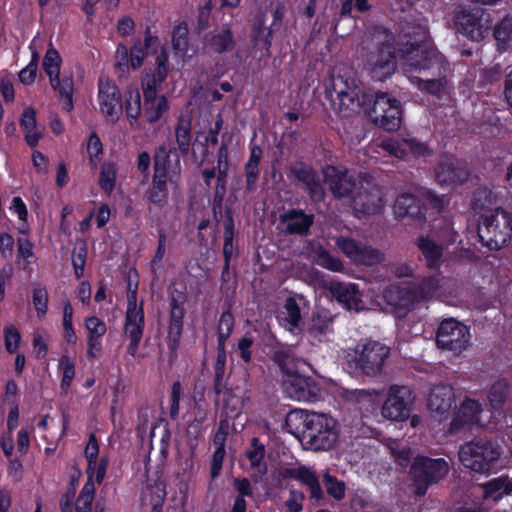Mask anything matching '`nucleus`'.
<instances>
[{
    "instance_id": "1",
    "label": "nucleus",
    "mask_w": 512,
    "mask_h": 512,
    "mask_svg": "<svg viewBox=\"0 0 512 512\" xmlns=\"http://www.w3.org/2000/svg\"><path fill=\"white\" fill-rule=\"evenodd\" d=\"M325 97L335 114L348 117L361 109L368 112L373 123L387 131L398 130L403 110L400 101L387 92L362 91L361 81L353 67H335L326 86Z\"/></svg>"
},
{
    "instance_id": "2",
    "label": "nucleus",
    "mask_w": 512,
    "mask_h": 512,
    "mask_svg": "<svg viewBox=\"0 0 512 512\" xmlns=\"http://www.w3.org/2000/svg\"><path fill=\"white\" fill-rule=\"evenodd\" d=\"M339 396L352 404L361 415H376L380 410L383 417L411 415L416 399L413 389L398 384L390 385L386 398L383 392L366 389H342Z\"/></svg>"
},
{
    "instance_id": "3",
    "label": "nucleus",
    "mask_w": 512,
    "mask_h": 512,
    "mask_svg": "<svg viewBox=\"0 0 512 512\" xmlns=\"http://www.w3.org/2000/svg\"><path fill=\"white\" fill-rule=\"evenodd\" d=\"M398 53L410 73L421 69L435 71L441 64L440 52L430 39L428 26L418 20L402 23Z\"/></svg>"
},
{
    "instance_id": "4",
    "label": "nucleus",
    "mask_w": 512,
    "mask_h": 512,
    "mask_svg": "<svg viewBox=\"0 0 512 512\" xmlns=\"http://www.w3.org/2000/svg\"><path fill=\"white\" fill-rule=\"evenodd\" d=\"M492 205V191L477 189L473 192L472 208L480 213L477 237L484 247L499 249L512 239V214L500 208L488 209Z\"/></svg>"
},
{
    "instance_id": "5",
    "label": "nucleus",
    "mask_w": 512,
    "mask_h": 512,
    "mask_svg": "<svg viewBox=\"0 0 512 512\" xmlns=\"http://www.w3.org/2000/svg\"><path fill=\"white\" fill-rule=\"evenodd\" d=\"M170 72L167 49L160 48L156 54L154 68H145L141 77L143 92V116L148 124L161 120L170 109V102L165 95H159L160 87Z\"/></svg>"
},
{
    "instance_id": "6",
    "label": "nucleus",
    "mask_w": 512,
    "mask_h": 512,
    "mask_svg": "<svg viewBox=\"0 0 512 512\" xmlns=\"http://www.w3.org/2000/svg\"><path fill=\"white\" fill-rule=\"evenodd\" d=\"M390 352V347L379 341L357 343L353 354L347 356V366L354 374L377 377L382 374Z\"/></svg>"
},
{
    "instance_id": "7",
    "label": "nucleus",
    "mask_w": 512,
    "mask_h": 512,
    "mask_svg": "<svg viewBox=\"0 0 512 512\" xmlns=\"http://www.w3.org/2000/svg\"><path fill=\"white\" fill-rule=\"evenodd\" d=\"M501 447L489 440H472L460 446L458 458L463 466L475 473L488 474L495 468Z\"/></svg>"
},
{
    "instance_id": "8",
    "label": "nucleus",
    "mask_w": 512,
    "mask_h": 512,
    "mask_svg": "<svg viewBox=\"0 0 512 512\" xmlns=\"http://www.w3.org/2000/svg\"><path fill=\"white\" fill-rule=\"evenodd\" d=\"M449 473L447 460L429 458L426 455H416L410 466L413 491L418 497H424L428 488L440 483Z\"/></svg>"
},
{
    "instance_id": "9",
    "label": "nucleus",
    "mask_w": 512,
    "mask_h": 512,
    "mask_svg": "<svg viewBox=\"0 0 512 512\" xmlns=\"http://www.w3.org/2000/svg\"><path fill=\"white\" fill-rule=\"evenodd\" d=\"M394 41V36L388 34L383 43L367 53L364 68L373 81L384 82L396 72L398 50Z\"/></svg>"
},
{
    "instance_id": "10",
    "label": "nucleus",
    "mask_w": 512,
    "mask_h": 512,
    "mask_svg": "<svg viewBox=\"0 0 512 512\" xmlns=\"http://www.w3.org/2000/svg\"><path fill=\"white\" fill-rule=\"evenodd\" d=\"M63 63L58 50L50 44L43 58L42 66L49 78L51 87L62 101V110L70 112L74 109V80L72 76L60 77V69Z\"/></svg>"
},
{
    "instance_id": "11",
    "label": "nucleus",
    "mask_w": 512,
    "mask_h": 512,
    "mask_svg": "<svg viewBox=\"0 0 512 512\" xmlns=\"http://www.w3.org/2000/svg\"><path fill=\"white\" fill-rule=\"evenodd\" d=\"M455 24L458 26V32L469 40L481 41L489 35L493 20L491 14L483 7L472 6L458 12Z\"/></svg>"
},
{
    "instance_id": "12",
    "label": "nucleus",
    "mask_w": 512,
    "mask_h": 512,
    "mask_svg": "<svg viewBox=\"0 0 512 512\" xmlns=\"http://www.w3.org/2000/svg\"><path fill=\"white\" fill-rule=\"evenodd\" d=\"M159 39L157 35H152L150 26L144 30V41L138 39L128 50L124 44H119L116 51L117 67L122 71L126 69H138L142 67L145 57L150 53H157Z\"/></svg>"
},
{
    "instance_id": "13",
    "label": "nucleus",
    "mask_w": 512,
    "mask_h": 512,
    "mask_svg": "<svg viewBox=\"0 0 512 512\" xmlns=\"http://www.w3.org/2000/svg\"><path fill=\"white\" fill-rule=\"evenodd\" d=\"M436 344L446 351L463 352L470 344V330L455 318L443 319L436 331Z\"/></svg>"
},
{
    "instance_id": "14",
    "label": "nucleus",
    "mask_w": 512,
    "mask_h": 512,
    "mask_svg": "<svg viewBox=\"0 0 512 512\" xmlns=\"http://www.w3.org/2000/svg\"><path fill=\"white\" fill-rule=\"evenodd\" d=\"M337 418H304V434L310 444L319 450H329L337 442Z\"/></svg>"
},
{
    "instance_id": "15",
    "label": "nucleus",
    "mask_w": 512,
    "mask_h": 512,
    "mask_svg": "<svg viewBox=\"0 0 512 512\" xmlns=\"http://www.w3.org/2000/svg\"><path fill=\"white\" fill-rule=\"evenodd\" d=\"M470 170L466 161L446 154L442 156L435 167L436 182L441 187H455L463 185L469 180Z\"/></svg>"
},
{
    "instance_id": "16",
    "label": "nucleus",
    "mask_w": 512,
    "mask_h": 512,
    "mask_svg": "<svg viewBox=\"0 0 512 512\" xmlns=\"http://www.w3.org/2000/svg\"><path fill=\"white\" fill-rule=\"evenodd\" d=\"M97 100L102 114L111 124L117 123L123 115V95L120 88L112 80L98 81Z\"/></svg>"
},
{
    "instance_id": "17",
    "label": "nucleus",
    "mask_w": 512,
    "mask_h": 512,
    "mask_svg": "<svg viewBox=\"0 0 512 512\" xmlns=\"http://www.w3.org/2000/svg\"><path fill=\"white\" fill-rule=\"evenodd\" d=\"M282 389L289 398L299 401H317L321 398V388L315 379L295 370L282 379Z\"/></svg>"
},
{
    "instance_id": "18",
    "label": "nucleus",
    "mask_w": 512,
    "mask_h": 512,
    "mask_svg": "<svg viewBox=\"0 0 512 512\" xmlns=\"http://www.w3.org/2000/svg\"><path fill=\"white\" fill-rule=\"evenodd\" d=\"M322 172L324 181L335 199L351 196L357 187L355 175L345 166L326 165Z\"/></svg>"
},
{
    "instance_id": "19",
    "label": "nucleus",
    "mask_w": 512,
    "mask_h": 512,
    "mask_svg": "<svg viewBox=\"0 0 512 512\" xmlns=\"http://www.w3.org/2000/svg\"><path fill=\"white\" fill-rule=\"evenodd\" d=\"M337 246L352 261L365 266H374L381 263L384 255L380 250L350 237H339Z\"/></svg>"
},
{
    "instance_id": "20",
    "label": "nucleus",
    "mask_w": 512,
    "mask_h": 512,
    "mask_svg": "<svg viewBox=\"0 0 512 512\" xmlns=\"http://www.w3.org/2000/svg\"><path fill=\"white\" fill-rule=\"evenodd\" d=\"M383 299L399 317H405L416 305L413 285L390 284L383 289Z\"/></svg>"
},
{
    "instance_id": "21",
    "label": "nucleus",
    "mask_w": 512,
    "mask_h": 512,
    "mask_svg": "<svg viewBox=\"0 0 512 512\" xmlns=\"http://www.w3.org/2000/svg\"><path fill=\"white\" fill-rule=\"evenodd\" d=\"M290 172L295 180L303 185V189L313 202H321L325 199V190L316 170L303 161L294 162Z\"/></svg>"
},
{
    "instance_id": "22",
    "label": "nucleus",
    "mask_w": 512,
    "mask_h": 512,
    "mask_svg": "<svg viewBox=\"0 0 512 512\" xmlns=\"http://www.w3.org/2000/svg\"><path fill=\"white\" fill-rule=\"evenodd\" d=\"M290 172L295 180L303 185V189L313 202H321L325 199V190L316 170L303 161L294 162Z\"/></svg>"
},
{
    "instance_id": "23",
    "label": "nucleus",
    "mask_w": 512,
    "mask_h": 512,
    "mask_svg": "<svg viewBox=\"0 0 512 512\" xmlns=\"http://www.w3.org/2000/svg\"><path fill=\"white\" fill-rule=\"evenodd\" d=\"M137 297L138 286L136 285L135 288L131 290V284H129L124 322V335L126 337H143L145 329V312L143 303L138 307Z\"/></svg>"
},
{
    "instance_id": "24",
    "label": "nucleus",
    "mask_w": 512,
    "mask_h": 512,
    "mask_svg": "<svg viewBox=\"0 0 512 512\" xmlns=\"http://www.w3.org/2000/svg\"><path fill=\"white\" fill-rule=\"evenodd\" d=\"M153 170L168 181L178 176L182 171L178 149L175 146L167 147L165 144L156 147L153 154Z\"/></svg>"
},
{
    "instance_id": "25",
    "label": "nucleus",
    "mask_w": 512,
    "mask_h": 512,
    "mask_svg": "<svg viewBox=\"0 0 512 512\" xmlns=\"http://www.w3.org/2000/svg\"><path fill=\"white\" fill-rule=\"evenodd\" d=\"M351 205L358 218L362 215L378 214L384 207L383 192L376 185L368 188L361 186L353 196Z\"/></svg>"
},
{
    "instance_id": "26",
    "label": "nucleus",
    "mask_w": 512,
    "mask_h": 512,
    "mask_svg": "<svg viewBox=\"0 0 512 512\" xmlns=\"http://www.w3.org/2000/svg\"><path fill=\"white\" fill-rule=\"evenodd\" d=\"M441 64L438 70H421L413 73H426L432 78L417 77V87L420 91L427 92L429 95L442 98L447 88V61L444 54L440 53Z\"/></svg>"
},
{
    "instance_id": "27",
    "label": "nucleus",
    "mask_w": 512,
    "mask_h": 512,
    "mask_svg": "<svg viewBox=\"0 0 512 512\" xmlns=\"http://www.w3.org/2000/svg\"><path fill=\"white\" fill-rule=\"evenodd\" d=\"M185 317L168 314L166 336L167 365L171 369L179 358V347L184 333Z\"/></svg>"
},
{
    "instance_id": "28",
    "label": "nucleus",
    "mask_w": 512,
    "mask_h": 512,
    "mask_svg": "<svg viewBox=\"0 0 512 512\" xmlns=\"http://www.w3.org/2000/svg\"><path fill=\"white\" fill-rule=\"evenodd\" d=\"M283 478H290L300 481L301 484L308 487L310 498L316 502L325 499V493L322 489L318 475L314 470L306 465H299L297 468H285L282 471Z\"/></svg>"
},
{
    "instance_id": "29",
    "label": "nucleus",
    "mask_w": 512,
    "mask_h": 512,
    "mask_svg": "<svg viewBox=\"0 0 512 512\" xmlns=\"http://www.w3.org/2000/svg\"><path fill=\"white\" fill-rule=\"evenodd\" d=\"M384 147L398 158H407L409 154L413 158L430 157L433 153L429 144L421 142V140L414 137L387 142L384 144Z\"/></svg>"
},
{
    "instance_id": "30",
    "label": "nucleus",
    "mask_w": 512,
    "mask_h": 512,
    "mask_svg": "<svg viewBox=\"0 0 512 512\" xmlns=\"http://www.w3.org/2000/svg\"><path fill=\"white\" fill-rule=\"evenodd\" d=\"M280 223L284 224L287 234L308 235L314 223V214H307L305 210L291 208L279 215Z\"/></svg>"
},
{
    "instance_id": "31",
    "label": "nucleus",
    "mask_w": 512,
    "mask_h": 512,
    "mask_svg": "<svg viewBox=\"0 0 512 512\" xmlns=\"http://www.w3.org/2000/svg\"><path fill=\"white\" fill-rule=\"evenodd\" d=\"M426 213V205L413 194L405 192L398 195L394 201V214L398 219L425 220Z\"/></svg>"
},
{
    "instance_id": "32",
    "label": "nucleus",
    "mask_w": 512,
    "mask_h": 512,
    "mask_svg": "<svg viewBox=\"0 0 512 512\" xmlns=\"http://www.w3.org/2000/svg\"><path fill=\"white\" fill-rule=\"evenodd\" d=\"M416 246L429 270H440L443 265L444 248L429 236L416 239Z\"/></svg>"
},
{
    "instance_id": "33",
    "label": "nucleus",
    "mask_w": 512,
    "mask_h": 512,
    "mask_svg": "<svg viewBox=\"0 0 512 512\" xmlns=\"http://www.w3.org/2000/svg\"><path fill=\"white\" fill-rule=\"evenodd\" d=\"M455 405V394L449 385H437L432 389L428 398V407L431 412L450 415V410Z\"/></svg>"
},
{
    "instance_id": "34",
    "label": "nucleus",
    "mask_w": 512,
    "mask_h": 512,
    "mask_svg": "<svg viewBox=\"0 0 512 512\" xmlns=\"http://www.w3.org/2000/svg\"><path fill=\"white\" fill-rule=\"evenodd\" d=\"M122 106L130 126L138 123L143 112L141 92L136 85L126 86L122 95Z\"/></svg>"
},
{
    "instance_id": "35",
    "label": "nucleus",
    "mask_w": 512,
    "mask_h": 512,
    "mask_svg": "<svg viewBox=\"0 0 512 512\" xmlns=\"http://www.w3.org/2000/svg\"><path fill=\"white\" fill-rule=\"evenodd\" d=\"M233 302L231 299H226L223 305V310L219 317L217 324V346L226 348V344L231 337L235 328V316L232 313Z\"/></svg>"
},
{
    "instance_id": "36",
    "label": "nucleus",
    "mask_w": 512,
    "mask_h": 512,
    "mask_svg": "<svg viewBox=\"0 0 512 512\" xmlns=\"http://www.w3.org/2000/svg\"><path fill=\"white\" fill-rule=\"evenodd\" d=\"M175 140L179 156L187 155L191 149L192 141V120L186 116H179L174 129Z\"/></svg>"
},
{
    "instance_id": "37",
    "label": "nucleus",
    "mask_w": 512,
    "mask_h": 512,
    "mask_svg": "<svg viewBox=\"0 0 512 512\" xmlns=\"http://www.w3.org/2000/svg\"><path fill=\"white\" fill-rule=\"evenodd\" d=\"M20 126L25 133V140L29 147H37L42 133L37 130L36 111L29 106L25 108L20 117Z\"/></svg>"
},
{
    "instance_id": "38",
    "label": "nucleus",
    "mask_w": 512,
    "mask_h": 512,
    "mask_svg": "<svg viewBox=\"0 0 512 512\" xmlns=\"http://www.w3.org/2000/svg\"><path fill=\"white\" fill-rule=\"evenodd\" d=\"M168 180L153 172L150 188L145 192V199L149 204L162 207L168 199Z\"/></svg>"
},
{
    "instance_id": "39",
    "label": "nucleus",
    "mask_w": 512,
    "mask_h": 512,
    "mask_svg": "<svg viewBox=\"0 0 512 512\" xmlns=\"http://www.w3.org/2000/svg\"><path fill=\"white\" fill-rule=\"evenodd\" d=\"M207 45L214 53H227V51H232L235 48V36L231 28H229V26H225L223 29L219 30V32L212 34L210 38L207 39Z\"/></svg>"
},
{
    "instance_id": "40",
    "label": "nucleus",
    "mask_w": 512,
    "mask_h": 512,
    "mask_svg": "<svg viewBox=\"0 0 512 512\" xmlns=\"http://www.w3.org/2000/svg\"><path fill=\"white\" fill-rule=\"evenodd\" d=\"M2 450L5 456H7L9 460V464L7 466V478L10 479L13 483H19L22 480L24 469L23 463L21 460L22 456L18 454L14 456L13 450L14 446L12 444H8L6 438L2 437Z\"/></svg>"
},
{
    "instance_id": "41",
    "label": "nucleus",
    "mask_w": 512,
    "mask_h": 512,
    "mask_svg": "<svg viewBox=\"0 0 512 512\" xmlns=\"http://www.w3.org/2000/svg\"><path fill=\"white\" fill-rule=\"evenodd\" d=\"M511 385L506 379H498L488 390V402L495 412L503 409L509 398Z\"/></svg>"
},
{
    "instance_id": "42",
    "label": "nucleus",
    "mask_w": 512,
    "mask_h": 512,
    "mask_svg": "<svg viewBox=\"0 0 512 512\" xmlns=\"http://www.w3.org/2000/svg\"><path fill=\"white\" fill-rule=\"evenodd\" d=\"M252 40L255 45L269 51L273 44V28L265 25V16H259L252 26Z\"/></svg>"
},
{
    "instance_id": "43",
    "label": "nucleus",
    "mask_w": 512,
    "mask_h": 512,
    "mask_svg": "<svg viewBox=\"0 0 512 512\" xmlns=\"http://www.w3.org/2000/svg\"><path fill=\"white\" fill-rule=\"evenodd\" d=\"M484 493L487 497L495 499L503 497L512 493V481L507 475H501L498 478H493L484 483Z\"/></svg>"
},
{
    "instance_id": "44",
    "label": "nucleus",
    "mask_w": 512,
    "mask_h": 512,
    "mask_svg": "<svg viewBox=\"0 0 512 512\" xmlns=\"http://www.w3.org/2000/svg\"><path fill=\"white\" fill-rule=\"evenodd\" d=\"M335 316L328 309H317L311 319L309 332L313 334H325L332 331V323Z\"/></svg>"
},
{
    "instance_id": "45",
    "label": "nucleus",
    "mask_w": 512,
    "mask_h": 512,
    "mask_svg": "<svg viewBox=\"0 0 512 512\" xmlns=\"http://www.w3.org/2000/svg\"><path fill=\"white\" fill-rule=\"evenodd\" d=\"M440 287V280L437 276H425L416 285H413V291L416 295V304L422 300L431 299L437 294Z\"/></svg>"
},
{
    "instance_id": "46",
    "label": "nucleus",
    "mask_w": 512,
    "mask_h": 512,
    "mask_svg": "<svg viewBox=\"0 0 512 512\" xmlns=\"http://www.w3.org/2000/svg\"><path fill=\"white\" fill-rule=\"evenodd\" d=\"M333 294L338 303L344 304L349 309L356 308L360 301L355 284H337Z\"/></svg>"
},
{
    "instance_id": "47",
    "label": "nucleus",
    "mask_w": 512,
    "mask_h": 512,
    "mask_svg": "<svg viewBox=\"0 0 512 512\" xmlns=\"http://www.w3.org/2000/svg\"><path fill=\"white\" fill-rule=\"evenodd\" d=\"M216 362L214 365V391L216 394L223 392L225 388V372L227 365V352L226 348L217 346Z\"/></svg>"
},
{
    "instance_id": "48",
    "label": "nucleus",
    "mask_w": 512,
    "mask_h": 512,
    "mask_svg": "<svg viewBox=\"0 0 512 512\" xmlns=\"http://www.w3.org/2000/svg\"><path fill=\"white\" fill-rule=\"evenodd\" d=\"M271 359L276 365H278L283 377H286L287 374L292 371L290 364L294 360V354L290 347L283 345H276L272 347Z\"/></svg>"
},
{
    "instance_id": "49",
    "label": "nucleus",
    "mask_w": 512,
    "mask_h": 512,
    "mask_svg": "<svg viewBox=\"0 0 512 512\" xmlns=\"http://www.w3.org/2000/svg\"><path fill=\"white\" fill-rule=\"evenodd\" d=\"M117 166L114 162H104L100 167L99 187L108 195L115 189Z\"/></svg>"
},
{
    "instance_id": "50",
    "label": "nucleus",
    "mask_w": 512,
    "mask_h": 512,
    "mask_svg": "<svg viewBox=\"0 0 512 512\" xmlns=\"http://www.w3.org/2000/svg\"><path fill=\"white\" fill-rule=\"evenodd\" d=\"M32 304L38 318H44L48 311L49 293L45 285L36 283L32 289Z\"/></svg>"
},
{
    "instance_id": "51",
    "label": "nucleus",
    "mask_w": 512,
    "mask_h": 512,
    "mask_svg": "<svg viewBox=\"0 0 512 512\" xmlns=\"http://www.w3.org/2000/svg\"><path fill=\"white\" fill-rule=\"evenodd\" d=\"M187 302L186 290L172 289L168 294V314L182 315L186 317L187 310L185 308Z\"/></svg>"
},
{
    "instance_id": "52",
    "label": "nucleus",
    "mask_w": 512,
    "mask_h": 512,
    "mask_svg": "<svg viewBox=\"0 0 512 512\" xmlns=\"http://www.w3.org/2000/svg\"><path fill=\"white\" fill-rule=\"evenodd\" d=\"M493 36L499 49H506L507 43L512 40V18H504L494 26Z\"/></svg>"
},
{
    "instance_id": "53",
    "label": "nucleus",
    "mask_w": 512,
    "mask_h": 512,
    "mask_svg": "<svg viewBox=\"0 0 512 512\" xmlns=\"http://www.w3.org/2000/svg\"><path fill=\"white\" fill-rule=\"evenodd\" d=\"M316 263L329 271L340 272L344 269L340 258L333 256L331 252L324 247H319L318 250H316Z\"/></svg>"
},
{
    "instance_id": "54",
    "label": "nucleus",
    "mask_w": 512,
    "mask_h": 512,
    "mask_svg": "<svg viewBox=\"0 0 512 512\" xmlns=\"http://www.w3.org/2000/svg\"><path fill=\"white\" fill-rule=\"evenodd\" d=\"M323 482L326 487L327 494L335 500H343L346 495V484L343 480H339L335 475L325 473Z\"/></svg>"
},
{
    "instance_id": "55",
    "label": "nucleus",
    "mask_w": 512,
    "mask_h": 512,
    "mask_svg": "<svg viewBox=\"0 0 512 512\" xmlns=\"http://www.w3.org/2000/svg\"><path fill=\"white\" fill-rule=\"evenodd\" d=\"M9 210L18 215V219L21 220L22 224L18 228V232L26 235L30 232V226L27 223L28 210L21 196H14L11 200Z\"/></svg>"
},
{
    "instance_id": "56",
    "label": "nucleus",
    "mask_w": 512,
    "mask_h": 512,
    "mask_svg": "<svg viewBox=\"0 0 512 512\" xmlns=\"http://www.w3.org/2000/svg\"><path fill=\"white\" fill-rule=\"evenodd\" d=\"M59 369L62 370L60 388L63 391H67L71 388V383L75 376V362L69 356L63 355L59 358Z\"/></svg>"
},
{
    "instance_id": "57",
    "label": "nucleus",
    "mask_w": 512,
    "mask_h": 512,
    "mask_svg": "<svg viewBox=\"0 0 512 512\" xmlns=\"http://www.w3.org/2000/svg\"><path fill=\"white\" fill-rule=\"evenodd\" d=\"M4 345L8 353H17L19 351V344L22 341V336L19 328L14 324H7L3 328Z\"/></svg>"
},
{
    "instance_id": "58",
    "label": "nucleus",
    "mask_w": 512,
    "mask_h": 512,
    "mask_svg": "<svg viewBox=\"0 0 512 512\" xmlns=\"http://www.w3.org/2000/svg\"><path fill=\"white\" fill-rule=\"evenodd\" d=\"M189 30L186 23L174 26L172 31V45L175 50L187 53L189 49Z\"/></svg>"
},
{
    "instance_id": "59",
    "label": "nucleus",
    "mask_w": 512,
    "mask_h": 512,
    "mask_svg": "<svg viewBox=\"0 0 512 512\" xmlns=\"http://www.w3.org/2000/svg\"><path fill=\"white\" fill-rule=\"evenodd\" d=\"M167 239L168 237L165 229L159 228L157 249L150 262L151 272L153 275H157V268H162L161 262L166 253Z\"/></svg>"
},
{
    "instance_id": "60",
    "label": "nucleus",
    "mask_w": 512,
    "mask_h": 512,
    "mask_svg": "<svg viewBox=\"0 0 512 512\" xmlns=\"http://www.w3.org/2000/svg\"><path fill=\"white\" fill-rule=\"evenodd\" d=\"M284 309L286 314V317L284 318L285 321L292 328L299 327V323L301 322L302 319V314L296 299L292 298V296H289L285 301Z\"/></svg>"
},
{
    "instance_id": "61",
    "label": "nucleus",
    "mask_w": 512,
    "mask_h": 512,
    "mask_svg": "<svg viewBox=\"0 0 512 512\" xmlns=\"http://www.w3.org/2000/svg\"><path fill=\"white\" fill-rule=\"evenodd\" d=\"M251 445V449L245 452V456L252 467H258L265 459V445L261 444L258 437H252Z\"/></svg>"
},
{
    "instance_id": "62",
    "label": "nucleus",
    "mask_w": 512,
    "mask_h": 512,
    "mask_svg": "<svg viewBox=\"0 0 512 512\" xmlns=\"http://www.w3.org/2000/svg\"><path fill=\"white\" fill-rule=\"evenodd\" d=\"M483 410L480 400L465 397L460 404L459 411L453 415H462L463 417H476Z\"/></svg>"
},
{
    "instance_id": "63",
    "label": "nucleus",
    "mask_w": 512,
    "mask_h": 512,
    "mask_svg": "<svg viewBox=\"0 0 512 512\" xmlns=\"http://www.w3.org/2000/svg\"><path fill=\"white\" fill-rule=\"evenodd\" d=\"M254 342V337L251 336L250 333H245V335L238 340L236 352L240 359L245 363H249L250 361H252V346Z\"/></svg>"
},
{
    "instance_id": "64",
    "label": "nucleus",
    "mask_w": 512,
    "mask_h": 512,
    "mask_svg": "<svg viewBox=\"0 0 512 512\" xmlns=\"http://www.w3.org/2000/svg\"><path fill=\"white\" fill-rule=\"evenodd\" d=\"M17 258L22 259L25 262V265H30L32 262V258H34V244L27 237H18L17 242Z\"/></svg>"
}]
</instances>
